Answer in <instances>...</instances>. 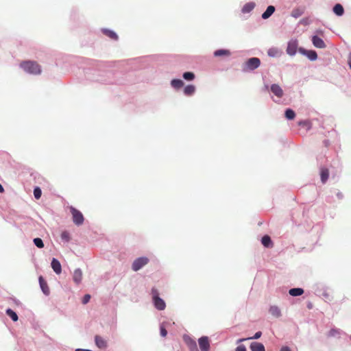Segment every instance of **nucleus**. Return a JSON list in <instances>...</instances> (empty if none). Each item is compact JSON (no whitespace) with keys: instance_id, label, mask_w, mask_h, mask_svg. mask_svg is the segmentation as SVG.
Returning a JSON list of instances; mask_svg holds the SVG:
<instances>
[{"instance_id":"412c9836","label":"nucleus","mask_w":351,"mask_h":351,"mask_svg":"<svg viewBox=\"0 0 351 351\" xmlns=\"http://www.w3.org/2000/svg\"><path fill=\"white\" fill-rule=\"evenodd\" d=\"M289 293L292 296H299L304 293V289L302 288H293L289 291Z\"/></svg>"},{"instance_id":"aec40b11","label":"nucleus","mask_w":351,"mask_h":351,"mask_svg":"<svg viewBox=\"0 0 351 351\" xmlns=\"http://www.w3.org/2000/svg\"><path fill=\"white\" fill-rule=\"evenodd\" d=\"M320 176H321L322 182L323 183H325L326 182V180H328V176H329V171H328V169H326V168H322L321 169V172H320Z\"/></svg>"},{"instance_id":"cd10ccee","label":"nucleus","mask_w":351,"mask_h":351,"mask_svg":"<svg viewBox=\"0 0 351 351\" xmlns=\"http://www.w3.org/2000/svg\"><path fill=\"white\" fill-rule=\"evenodd\" d=\"M303 13H304V9L298 8L293 10V11L291 12V16L294 18H298L300 16H302L303 14Z\"/></svg>"},{"instance_id":"79ce46f5","label":"nucleus","mask_w":351,"mask_h":351,"mask_svg":"<svg viewBox=\"0 0 351 351\" xmlns=\"http://www.w3.org/2000/svg\"><path fill=\"white\" fill-rule=\"evenodd\" d=\"M336 333H338V331L337 330L332 329L330 331V336H334Z\"/></svg>"},{"instance_id":"393cba45","label":"nucleus","mask_w":351,"mask_h":351,"mask_svg":"<svg viewBox=\"0 0 351 351\" xmlns=\"http://www.w3.org/2000/svg\"><path fill=\"white\" fill-rule=\"evenodd\" d=\"M269 313L276 317H279L281 315L280 310L276 306H271L269 308Z\"/></svg>"},{"instance_id":"f03ea898","label":"nucleus","mask_w":351,"mask_h":351,"mask_svg":"<svg viewBox=\"0 0 351 351\" xmlns=\"http://www.w3.org/2000/svg\"><path fill=\"white\" fill-rule=\"evenodd\" d=\"M151 294L154 306L159 311L164 310L166 307V304L165 301L159 297V292L158 289L153 287L151 291Z\"/></svg>"},{"instance_id":"a19ab883","label":"nucleus","mask_w":351,"mask_h":351,"mask_svg":"<svg viewBox=\"0 0 351 351\" xmlns=\"http://www.w3.org/2000/svg\"><path fill=\"white\" fill-rule=\"evenodd\" d=\"M236 351H246V348H245V347L243 345L239 346L236 348Z\"/></svg>"},{"instance_id":"72a5a7b5","label":"nucleus","mask_w":351,"mask_h":351,"mask_svg":"<svg viewBox=\"0 0 351 351\" xmlns=\"http://www.w3.org/2000/svg\"><path fill=\"white\" fill-rule=\"evenodd\" d=\"M34 243L38 247V248H43L44 247V243L41 239L40 238H35L34 239Z\"/></svg>"},{"instance_id":"39448f33","label":"nucleus","mask_w":351,"mask_h":351,"mask_svg":"<svg viewBox=\"0 0 351 351\" xmlns=\"http://www.w3.org/2000/svg\"><path fill=\"white\" fill-rule=\"evenodd\" d=\"M198 343L201 351H209L210 341L208 337L204 336L198 339Z\"/></svg>"},{"instance_id":"0eeeda50","label":"nucleus","mask_w":351,"mask_h":351,"mask_svg":"<svg viewBox=\"0 0 351 351\" xmlns=\"http://www.w3.org/2000/svg\"><path fill=\"white\" fill-rule=\"evenodd\" d=\"M261 64V61L258 58H251L246 62L247 68L250 70L257 69Z\"/></svg>"},{"instance_id":"7c9ffc66","label":"nucleus","mask_w":351,"mask_h":351,"mask_svg":"<svg viewBox=\"0 0 351 351\" xmlns=\"http://www.w3.org/2000/svg\"><path fill=\"white\" fill-rule=\"evenodd\" d=\"M261 335H262L261 332H260V331L256 332L255 333V335H254V337H249V338H245V339H240L238 340V343L246 341L247 339H258V338H260L261 337Z\"/></svg>"},{"instance_id":"dca6fc26","label":"nucleus","mask_w":351,"mask_h":351,"mask_svg":"<svg viewBox=\"0 0 351 351\" xmlns=\"http://www.w3.org/2000/svg\"><path fill=\"white\" fill-rule=\"evenodd\" d=\"M250 349L252 351H265L263 344L259 342H252Z\"/></svg>"},{"instance_id":"4be33fe9","label":"nucleus","mask_w":351,"mask_h":351,"mask_svg":"<svg viewBox=\"0 0 351 351\" xmlns=\"http://www.w3.org/2000/svg\"><path fill=\"white\" fill-rule=\"evenodd\" d=\"M195 91V87L193 85H187L184 89V93L187 96L193 95Z\"/></svg>"},{"instance_id":"c85d7f7f","label":"nucleus","mask_w":351,"mask_h":351,"mask_svg":"<svg viewBox=\"0 0 351 351\" xmlns=\"http://www.w3.org/2000/svg\"><path fill=\"white\" fill-rule=\"evenodd\" d=\"M285 117L289 120H293L295 117V112L290 108H288L285 110Z\"/></svg>"},{"instance_id":"1a4fd4ad","label":"nucleus","mask_w":351,"mask_h":351,"mask_svg":"<svg viewBox=\"0 0 351 351\" xmlns=\"http://www.w3.org/2000/svg\"><path fill=\"white\" fill-rule=\"evenodd\" d=\"M271 91L278 98H281L284 95L282 88L276 84H274L271 86Z\"/></svg>"},{"instance_id":"f704fd0d","label":"nucleus","mask_w":351,"mask_h":351,"mask_svg":"<svg viewBox=\"0 0 351 351\" xmlns=\"http://www.w3.org/2000/svg\"><path fill=\"white\" fill-rule=\"evenodd\" d=\"M61 239L66 242L70 240V234L67 231H63L61 233Z\"/></svg>"},{"instance_id":"4c0bfd02","label":"nucleus","mask_w":351,"mask_h":351,"mask_svg":"<svg viewBox=\"0 0 351 351\" xmlns=\"http://www.w3.org/2000/svg\"><path fill=\"white\" fill-rule=\"evenodd\" d=\"M278 53V51L275 49H270L268 51V55L270 56H275Z\"/></svg>"},{"instance_id":"c756f323","label":"nucleus","mask_w":351,"mask_h":351,"mask_svg":"<svg viewBox=\"0 0 351 351\" xmlns=\"http://www.w3.org/2000/svg\"><path fill=\"white\" fill-rule=\"evenodd\" d=\"M6 314L14 321L16 322L19 319L17 314L12 309L8 308L6 310Z\"/></svg>"},{"instance_id":"7ed1b4c3","label":"nucleus","mask_w":351,"mask_h":351,"mask_svg":"<svg viewBox=\"0 0 351 351\" xmlns=\"http://www.w3.org/2000/svg\"><path fill=\"white\" fill-rule=\"evenodd\" d=\"M70 211L73 217V223L77 226L82 225L84 220L82 213L73 206L70 207Z\"/></svg>"},{"instance_id":"49530a36","label":"nucleus","mask_w":351,"mask_h":351,"mask_svg":"<svg viewBox=\"0 0 351 351\" xmlns=\"http://www.w3.org/2000/svg\"><path fill=\"white\" fill-rule=\"evenodd\" d=\"M3 192H4V189L2 186V185L0 184V193H3Z\"/></svg>"},{"instance_id":"20e7f679","label":"nucleus","mask_w":351,"mask_h":351,"mask_svg":"<svg viewBox=\"0 0 351 351\" xmlns=\"http://www.w3.org/2000/svg\"><path fill=\"white\" fill-rule=\"evenodd\" d=\"M148 263L149 259L147 257H140L134 261L132 268L134 271H137Z\"/></svg>"},{"instance_id":"9b49d317","label":"nucleus","mask_w":351,"mask_h":351,"mask_svg":"<svg viewBox=\"0 0 351 351\" xmlns=\"http://www.w3.org/2000/svg\"><path fill=\"white\" fill-rule=\"evenodd\" d=\"M51 267H52L53 270L54 271V272L56 274H60L61 273L62 267H61L60 263L58 260L53 258L51 261Z\"/></svg>"},{"instance_id":"6ab92c4d","label":"nucleus","mask_w":351,"mask_h":351,"mask_svg":"<svg viewBox=\"0 0 351 351\" xmlns=\"http://www.w3.org/2000/svg\"><path fill=\"white\" fill-rule=\"evenodd\" d=\"M231 54L230 51L228 49H218L214 52L215 57L219 56H230Z\"/></svg>"},{"instance_id":"bb28decb","label":"nucleus","mask_w":351,"mask_h":351,"mask_svg":"<svg viewBox=\"0 0 351 351\" xmlns=\"http://www.w3.org/2000/svg\"><path fill=\"white\" fill-rule=\"evenodd\" d=\"M254 6H255V4L254 3H252V2L247 3L243 6V8L242 9V12L243 13H248V12H251L254 8Z\"/></svg>"},{"instance_id":"9d476101","label":"nucleus","mask_w":351,"mask_h":351,"mask_svg":"<svg viewBox=\"0 0 351 351\" xmlns=\"http://www.w3.org/2000/svg\"><path fill=\"white\" fill-rule=\"evenodd\" d=\"M312 42L313 45L317 48L323 49L326 47V45L324 40L318 37L317 36H313L312 38Z\"/></svg>"},{"instance_id":"f3484780","label":"nucleus","mask_w":351,"mask_h":351,"mask_svg":"<svg viewBox=\"0 0 351 351\" xmlns=\"http://www.w3.org/2000/svg\"><path fill=\"white\" fill-rule=\"evenodd\" d=\"M275 12V8L274 6L273 5H269L267 8V10H265V12H264L262 14V18L263 19H267L268 18H269L272 14L273 13Z\"/></svg>"},{"instance_id":"c9c22d12","label":"nucleus","mask_w":351,"mask_h":351,"mask_svg":"<svg viewBox=\"0 0 351 351\" xmlns=\"http://www.w3.org/2000/svg\"><path fill=\"white\" fill-rule=\"evenodd\" d=\"M311 21L308 18H304L300 20V23L303 25H307L310 23Z\"/></svg>"},{"instance_id":"473e14b6","label":"nucleus","mask_w":351,"mask_h":351,"mask_svg":"<svg viewBox=\"0 0 351 351\" xmlns=\"http://www.w3.org/2000/svg\"><path fill=\"white\" fill-rule=\"evenodd\" d=\"M41 195H42V191H41V189L39 188V187H36L34 189V197L36 199H38L40 198L41 197Z\"/></svg>"},{"instance_id":"2f4dec72","label":"nucleus","mask_w":351,"mask_h":351,"mask_svg":"<svg viewBox=\"0 0 351 351\" xmlns=\"http://www.w3.org/2000/svg\"><path fill=\"white\" fill-rule=\"evenodd\" d=\"M183 77L186 80H189V81H191V80H193L194 78H195V75L192 72H185L184 74H183Z\"/></svg>"},{"instance_id":"58836bf2","label":"nucleus","mask_w":351,"mask_h":351,"mask_svg":"<svg viewBox=\"0 0 351 351\" xmlns=\"http://www.w3.org/2000/svg\"><path fill=\"white\" fill-rule=\"evenodd\" d=\"M160 335L162 337H166L167 335V330L162 326L160 327Z\"/></svg>"},{"instance_id":"e433bc0d","label":"nucleus","mask_w":351,"mask_h":351,"mask_svg":"<svg viewBox=\"0 0 351 351\" xmlns=\"http://www.w3.org/2000/svg\"><path fill=\"white\" fill-rule=\"evenodd\" d=\"M90 299V295L89 294H86L82 299V303L84 304H87L89 302Z\"/></svg>"},{"instance_id":"a211bd4d","label":"nucleus","mask_w":351,"mask_h":351,"mask_svg":"<svg viewBox=\"0 0 351 351\" xmlns=\"http://www.w3.org/2000/svg\"><path fill=\"white\" fill-rule=\"evenodd\" d=\"M102 32L104 33V34H105L106 36H108V38H110L112 40H118L117 34L112 30H110L108 29H104L102 30Z\"/></svg>"},{"instance_id":"6e6552de","label":"nucleus","mask_w":351,"mask_h":351,"mask_svg":"<svg viewBox=\"0 0 351 351\" xmlns=\"http://www.w3.org/2000/svg\"><path fill=\"white\" fill-rule=\"evenodd\" d=\"M184 339L191 351H199L197 348L196 341L195 340L189 337H184Z\"/></svg>"},{"instance_id":"423d86ee","label":"nucleus","mask_w":351,"mask_h":351,"mask_svg":"<svg viewBox=\"0 0 351 351\" xmlns=\"http://www.w3.org/2000/svg\"><path fill=\"white\" fill-rule=\"evenodd\" d=\"M298 42L295 40H290L288 43L287 48V53L289 56H294L296 53L297 49H298Z\"/></svg>"},{"instance_id":"5701e85b","label":"nucleus","mask_w":351,"mask_h":351,"mask_svg":"<svg viewBox=\"0 0 351 351\" xmlns=\"http://www.w3.org/2000/svg\"><path fill=\"white\" fill-rule=\"evenodd\" d=\"M171 85L176 89L180 88L184 86V82L182 80L179 79H174L171 80Z\"/></svg>"},{"instance_id":"ddd939ff","label":"nucleus","mask_w":351,"mask_h":351,"mask_svg":"<svg viewBox=\"0 0 351 351\" xmlns=\"http://www.w3.org/2000/svg\"><path fill=\"white\" fill-rule=\"evenodd\" d=\"M95 344L99 348L104 349L107 347L106 341L99 335H96L95 337Z\"/></svg>"},{"instance_id":"c03bdc74","label":"nucleus","mask_w":351,"mask_h":351,"mask_svg":"<svg viewBox=\"0 0 351 351\" xmlns=\"http://www.w3.org/2000/svg\"><path fill=\"white\" fill-rule=\"evenodd\" d=\"M323 295L324 296V298H326V299H329V296H330V295H329V294H328V293H323Z\"/></svg>"},{"instance_id":"f257e3e1","label":"nucleus","mask_w":351,"mask_h":351,"mask_svg":"<svg viewBox=\"0 0 351 351\" xmlns=\"http://www.w3.org/2000/svg\"><path fill=\"white\" fill-rule=\"evenodd\" d=\"M20 67L27 73L32 75H39L41 73V66L36 61L25 60L20 63Z\"/></svg>"},{"instance_id":"a878e982","label":"nucleus","mask_w":351,"mask_h":351,"mask_svg":"<svg viewBox=\"0 0 351 351\" xmlns=\"http://www.w3.org/2000/svg\"><path fill=\"white\" fill-rule=\"evenodd\" d=\"M261 243L265 247H268L272 245L271 238L268 235H265L262 237Z\"/></svg>"},{"instance_id":"2eb2a0df","label":"nucleus","mask_w":351,"mask_h":351,"mask_svg":"<svg viewBox=\"0 0 351 351\" xmlns=\"http://www.w3.org/2000/svg\"><path fill=\"white\" fill-rule=\"evenodd\" d=\"M73 278L74 282L76 284H79L81 282V281L82 280V272L81 269H76L74 271Z\"/></svg>"},{"instance_id":"a18cd8bd","label":"nucleus","mask_w":351,"mask_h":351,"mask_svg":"<svg viewBox=\"0 0 351 351\" xmlns=\"http://www.w3.org/2000/svg\"><path fill=\"white\" fill-rule=\"evenodd\" d=\"M75 351H91V350L78 348V349H76Z\"/></svg>"},{"instance_id":"37998d69","label":"nucleus","mask_w":351,"mask_h":351,"mask_svg":"<svg viewBox=\"0 0 351 351\" xmlns=\"http://www.w3.org/2000/svg\"><path fill=\"white\" fill-rule=\"evenodd\" d=\"M280 351H291V350L289 347L285 346L280 349Z\"/></svg>"},{"instance_id":"f8f14e48","label":"nucleus","mask_w":351,"mask_h":351,"mask_svg":"<svg viewBox=\"0 0 351 351\" xmlns=\"http://www.w3.org/2000/svg\"><path fill=\"white\" fill-rule=\"evenodd\" d=\"M39 284H40V288L43 291V292L48 295L49 294V288L47 285V282L45 280V279L43 278V276H40L39 277Z\"/></svg>"},{"instance_id":"ea45409f","label":"nucleus","mask_w":351,"mask_h":351,"mask_svg":"<svg viewBox=\"0 0 351 351\" xmlns=\"http://www.w3.org/2000/svg\"><path fill=\"white\" fill-rule=\"evenodd\" d=\"M298 125L302 126H308L309 122L308 121H301L298 123Z\"/></svg>"},{"instance_id":"4468645a","label":"nucleus","mask_w":351,"mask_h":351,"mask_svg":"<svg viewBox=\"0 0 351 351\" xmlns=\"http://www.w3.org/2000/svg\"><path fill=\"white\" fill-rule=\"evenodd\" d=\"M299 51L302 53L305 54L311 60H315L317 58V54L315 51H306L304 49H300Z\"/></svg>"},{"instance_id":"b1692460","label":"nucleus","mask_w":351,"mask_h":351,"mask_svg":"<svg viewBox=\"0 0 351 351\" xmlns=\"http://www.w3.org/2000/svg\"><path fill=\"white\" fill-rule=\"evenodd\" d=\"M333 12L337 15V16H341L343 15V12H344V10H343V6L339 4V3H337L336 4L334 8H333Z\"/></svg>"}]
</instances>
